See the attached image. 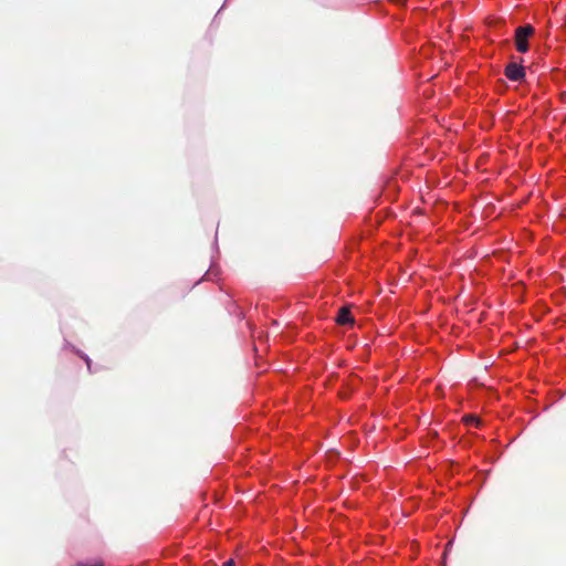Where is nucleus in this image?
Here are the masks:
<instances>
[{
    "instance_id": "obj_1",
    "label": "nucleus",
    "mask_w": 566,
    "mask_h": 566,
    "mask_svg": "<svg viewBox=\"0 0 566 566\" xmlns=\"http://www.w3.org/2000/svg\"><path fill=\"white\" fill-rule=\"evenodd\" d=\"M535 33V29L531 24L522 25L515 30V46L521 53L528 51V39Z\"/></svg>"
},
{
    "instance_id": "obj_2",
    "label": "nucleus",
    "mask_w": 566,
    "mask_h": 566,
    "mask_svg": "<svg viewBox=\"0 0 566 566\" xmlns=\"http://www.w3.org/2000/svg\"><path fill=\"white\" fill-rule=\"evenodd\" d=\"M504 74L509 80L514 82L522 81L525 77L524 67L515 62L507 64Z\"/></svg>"
},
{
    "instance_id": "obj_3",
    "label": "nucleus",
    "mask_w": 566,
    "mask_h": 566,
    "mask_svg": "<svg viewBox=\"0 0 566 566\" xmlns=\"http://www.w3.org/2000/svg\"><path fill=\"white\" fill-rule=\"evenodd\" d=\"M336 323L339 325L354 324V317L348 307H340L336 316Z\"/></svg>"
},
{
    "instance_id": "obj_4",
    "label": "nucleus",
    "mask_w": 566,
    "mask_h": 566,
    "mask_svg": "<svg viewBox=\"0 0 566 566\" xmlns=\"http://www.w3.org/2000/svg\"><path fill=\"white\" fill-rule=\"evenodd\" d=\"M464 421H465L468 424H475V426H478V424H479V422H480V420H479L476 417L472 416V415H468V416H465V417H464Z\"/></svg>"
},
{
    "instance_id": "obj_5",
    "label": "nucleus",
    "mask_w": 566,
    "mask_h": 566,
    "mask_svg": "<svg viewBox=\"0 0 566 566\" xmlns=\"http://www.w3.org/2000/svg\"><path fill=\"white\" fill-rule=\"evenodd\" d=\"M74 566H104V563L102 560H97L93 564H88V563H77L75 564Z\"/></svg>"
},
{
    "instance_id": "obj_6",
    "label": "nucleus",
    "mask_w": 566,
    "mask_h": 566,
    "mask_svg": "<svg viewBox=\"0 0 566 566\" xmlns=\"http://www.w3.org/2000/svg\"><path fill=\"white\" fill-rule=\"evenodd\" d=\"M223 566H234V560L233 559H229L227 560Z\"/></svg>"
},
{
    "instance_id": "obj_7",
    "label": "nucleus",
    "mask_w": 566,
    "mask_h": 566,
    "mask_svg": "<svg viewBox=\"0 0 566 566\" xmlns=\"http://www.w3.org/2000/svg\"><path fill=\"white\" fill-rule=\"evenodd\" d=\"M85 361H86V365H87V367H88V369H90V368H91V360H90V358H87V357H86V358H85Z\"/></svg>"
}]
</instances>
